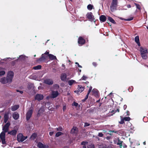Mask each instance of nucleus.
<instances>
[{
	"label": "nucleus",
	"instance_id": "1",
	"mask_svg": "<svg viewBox=\"0 0 148 148\" xmlns=\"http://www.w3.org/2000/svg\"><path fill=\"white\" fill-rule=\"evenodd\" d=\"M140 51L141 57L143 59L146 60L147 58V50L145 47H141L140 49Z\"/></svg>",
	"mask_w": 148,
	"mask_h": 148
},
{
	"label": "nucleus",
	"instance_id": "2",
	"mask_svg": "<svg viewBox=\"0 0 148 148\" xmlns=\"http://www.w3.org/2000/svg\"><path fill=\"white\" fill-rule=\"evenodd\" d=\"M117 0H113L110 6V10L114 12L116 10L117 7Z\"/></svg>",
	"mask_w": 148,
	"mask_h": 148
},
{
	"label": "nucleus",
	"instance_id": "3",
	"mask_svg": "<svg viewBox=\"0 0 148 148\" xmlns=\"http://www.w3.org/2000/svg\"><path fill=\"white\" fill-rule=\"evenodd\" d=\"M13 76L14 73L10 71L8 72L7 76V78L10 83L12 82Z\"/></svg>",
	"mask_w": 148,
	"mask_h": 148
},
{
	"label": "nucleus",
	"instance_id": "4",
	"mask_svg": "<svg viewBox=\"0 0 148 148\" xmlns=\"http://www.w3.org/2000/svg\"><path fill=\"white\" fill-rule=\"evenodd\" d=\"M27 138V136H23L22 134H19L17 136V140L19 142H23Z\"/></svg>",
	"mask_w": 148,
	"mask_h": 148
},
{
	"label": "nucleus",
	"instance_id": "5",
	"mask_svg": "<svg viewBox=\"0 0 148 148\" xmlns=\"http://www.w3.org/2000/svg\"><path fill=\"white\" fill-rule=\"evenodd\" d=\"M34 86L33 84H30L29 85L27 89H26V92L28 93H30V92H33L34 91Z\"/></svg>",
	"mask_w": 148,
	"mask_h": 148
},
{
	"label": "nucleus",
	"instance_id": "6",
	"mask_svg": "<svg viewBox=\"0 0 148 148\" xmlns=\"http://www.w3.org/2000/svg\"><path fill=\"white\" fill-rule=\"evenodd\" d=\"M0 138L1 139L2 143L3 144L6 143L5 141V133L4 132H2L0 135Z\"/></svg>",
	"mask_w": 148,
	"mask_h": 148
},
{
	"label": "nucleus",
	"instance_id": "7",
	"mask_svg": "<svg viewBox=\"0 0 148 148\" xmlns=\"http://www.w3.org/2000/svg\"><path fill=\"white\" fill-rule=\"evenodd\" d=\"M86 17L90 21H94L95 18L94 16L91 12H88L87 13L86 15Z\"/></svg>",
	"mask_w": 148,
	"mask_h": 148
},
{
	"label": "nucleus",
	"instance_id": "8",
	"mask_svg": "<svg viewBox=\"0 0 148 148\" xmlns=\"http://www.w3.org/2000/svg\"><path fill=\"white\" fill-rule=\"evenodd\" d=\"M33 112V110L32 109H30L29 110L26 114V119L28 120L31 117Z\"/></svg>",
	"mask_w": 148,
	"mask_h": 148
},
{
	"label": "nucleus",
	"instance_id": "9",
	"mask_svg": "<svg viewBox=\"0 0 148 148\" xmlns=\"http://www.w3.org/2000/svg\"><path fill=\"white\" fill-rule=\"evenodd\" d=\"M85 40L82 37H79L78 38V43L80 45H82L84 44Z\"/></svg>",
	"mask_w": 148,
	"mask_h": 148
},
{
	"label": "nucleus",
	"instance_id": "10",
	"mask_svg": "<svg viewBox=\"0 0 148 148\" xmlns=\"http://www.w3.org/2000/svg\"><path fill=\"white\" fill-rule=\"evenodd\" d=\"M35 98L36 100L39 101L43 99V96L42 95L38 94L36 95Z\"/></svg>",
	"mask_w": 148,
	"mask_h": 148
},
{
	"label": "nucleus",
	"instance_id": "11",
	"mask_svg": "<svg viewBox=\"0 0 148 148\" xmlns=\"http://www.w3.org/2000/svg\"><path fill=\"white\" fill-rule=\"evenodd\" d=\"M0 82L3 84L10 83L7 78H6L5 77L1 78L0 80Z\"/></svg>",
	"mask_w": 148,
	"mask_h": 148
},
{
	"label": "nucleus",
	"instance_id": "12",
	"mask_svg": "<svg viewBox=\"0 0 148 148\" xmlns=\"http://www.w3.org/2000/svg\"><path fill=\"white\" fill-rule=\"evenodd\" d=\"M37 146L39 148H48L49 147L48 145H44L40 142H39L38 143Z\"/></svg>",
	"mask_w": 148,
	"mask_h": 148
},
{
	"label": "nucleus",
	"instance_id": "13",
	"mask_svg": "<svg viewBox=\"0 0 148 148\" xmlns=\"http://www.w3.org/2000/svg\"><path fill=\"white\" fill-rule=\"evenodd\" d=\"M58 92L57 91H53L51 95V97L54 98L57 97L58 95Z\"/></svg>",
	"mask_w": 148,
	"mask_h": 148
},
{
	"label": "nucleus",
	"instance_id": "14",
	"mask_svg": "<svg viewBox=\"0 0 148 148\" xmlns=\"http://www.w3.org/2000/svg\"><path fill=\"white\" fill-rule=\"evenodd\" d=\"M44 82L48 85H51L53 84V82L52 79H47L44 80Z\"/></svg>",
	"mask_w": 148,
	"mask_h": 148
},
{
	"label": "nucleus",
	"instance_id": "15",
	"mask_svg": "<svg viewBox=\"0 0 148 148\" xmlns=\"http://www.w3.org/2000/svg\"><path fill=\"white\" fill-rule=\"evenodd\" d=\"M66 77L67 76L66 73H63L61 75L60 78L62 80L64 81L66 80Z\"/></svg>",
	"mask_w": 148,
	"mask_h": 148
},
{
	"label": "nucleus",
	"instance_id": "16",
	"mask_svg": "<svg viewBox=\"0 0 148 148\" xmlns=\"http://www.w3.org/2000/svg\"><path fill=\"white\" fill-rule=\"evenodd\" d=\"M12 117L14 119L17 120L19 117V115L17 113L15 112L13 114Z\"/></svg>",
	"mask_w": 148,
	"mask_h": 148
},
{
	"label": "nucleus",
	"instance_id": "17",
	"mask_svg": "<svg viewBox=\"0 0 148 148\" xmlns=\"http://www.w3.org/2000/svg\"><path fill=\"white\" fill-rule=\"evenodd\" d=\"M37 76V74H34L30 76V78L33 79L38 80Z\"/></svg>",
	"mask_w": 148,
	"mask_h": 148
},
{
	"label": "nucleus",
	"instance_id": "18",
	"mask_svg": "<svg viewBox=\"0 0 148 148\" xmlns=\"http://www.w3.org/2000/svg\"><path fill=\"white\" fill-rule=\"evenodd\" d=\"M78 90L77 91V94H79V93H81L84 90V88L83 87L79 86L78 88Z\"/></svg>",
	"mask_w": 148,
	"mask_h": 148
},
{
	"label": "nucleus",
	"instance_id": "19",
	"mask_svg": "<svg viewBox=\"0 0 148 148\" xmlns=\"http://www.w3.org/2000/svg\"><path fill=\"white\" fill-rule=\"evenodd\" d=\"M19 107V106L18 105H15L11 107V110L12 111H14L17 110Z\"/></svg>",
	"mask_w": 148,
	"mask_h": 148
},
{
	"label": "nucleus",
	"instance_id": "20",
	"mask_svg": "<svg viewBox=\"0 0 148 148\" xmlns=\"http://www.w3.org/2000/svg\"><path fill=\"white\" fill-rule=\"evenodd\" d=\"M44 108H40L38 111V113L37 116H39L40 115H41L44 112Z\"/></svg>",
	"mask_w": 148,
	"mask_h": 148
},
{
	"label": "nucleus",
	"instance_id": "21",
	"mask_svg": "<svg viewBox=\"0 0 148 148\" xmlns=\"http://www.w3.org/2000/svg\"><path fill=\"white\" fill-rule=\"evenodd\" d=\"M135 41L138 46H140V44L139 42V37L138 36H137L135 37Z\"/></svg>",
	"mask_w": 148,
	"mask_h": 148
},
{
	"label": "nucleus",
	"instance_id": "22",
	"mask_svg": "<svg viewBox=\"0 0 148 148\" xmlns=\"http://www.w3.org/2000/svg\"><path fill=\"white\" fill-rule=\"evenodd\" d=\"M8 118V114L7 113L5 114L4 116V122L5 123H6L7 121Z\"/></svg>",
	"mask_w": 148,
	"mask_h": 148
},
{
	"label": "nucleus",
	"instance_id": "23",
	"mask_svg": "<svg viewBox=\"0 0 148 148\" xmlns=\"http://www.w3.org/2000/svg\"><path fill=\"white\" fill-rule=\"evenodd\" d=\"M47 57L45 56L44 54H42L41 58L39 59V61H42L46 59Z\"/></svg>",
	"mask_w": 148,
	"mask_h": 148
},
{
	"label": "nucleus",
	"instance_id": "24",
	"mask_svg": "<svg viewBox=\"0 0 148 148\" xmlns=\"http://www.w3.org/2000/svg\"><path fill=\"white\" fill-rule=\"evenodd\" d=\"M106 16L103 15H101L100 17V20L102 22H105L106 20Z\"/></svg>",
	"mask_w": 148,
	"mask_h": 148
},
{
	"label": "nucleus",
	"instance_id": "25",
	"mask_svg": "<svg viewBox=\"0 0 148 148\" xmlns=\"http://www.w3.org/2000/svg\"><path fill=\"white\" fill-rule=\"evenodd\" d=\"M92 94L96 97L98 96L97 90L95 89H93L92 91Z\"/></svg>",
	"mask_w": 148,
	"mask_h": 148
},
{
	"label": "nucleus",
	"instance_id": "26",
	"mask_svg": "<svg viewBox=\"0 0 148 148\" xmlns=\"http://www.w3.org/2000/svg\"><path fill=\"white\" fill-rule=\"evenodd\" d=\"M17 133V131L16 130H13L10 132H8V134L12 135H15Z\"/></svg>",
	"mask_w": 148,
	"mask_h": 148
},
{
	"label": "nucleus",
	"instance_id": "27",
	"mask_svg": "<svg viewBox=\"0 0 148 148\" xmlns=\"http://www.w3.org/2000/svg\"><path fill=\"white\" fill-rule=\"evenodd\" d=\"M48 56L49 58L51 60H53L56 59V56L52 54H49V55Z\"/></svg>",
	"mask_w": 148,
	"mask_h": 148
},
{
	"label": "nucleus",
	"instance_id": "28",
	"mask_svg": "<svg viewBox=\"0 0 148 148\" xmlns=\"http://www.w3.org/2000/svg\"><path fill=\"white\" fill-rule=\"evenodd\" d=\"M4 68L0 67V76H2L4 75L5 73V72L4 70Z\"/></svg>",
	"mask_w": 148,
	"mask_h": 148
},
{
	"label": "nucleus",
	"instance_id": "29",
	"mask_svg": "<svg viewBox=\"0 0 148 148\" xmlns=\"http://www.w3.org/2000/svg\"><path fill=\"white\" fill-rule=\"evenodd\" d=\"M77 132V128L75 127H73L71 130V133L72 134L75 133Z\"/></svg>",
	"mask_w": 148,
	"mask_h": 148
},
{
	"label": "nucleus",
	"instance_id": "30",
	"mask_svg": "<svg viewBox=\"0 0 148 148\" xmlns=\"http://www.w3.org/2000/svg\"><path fill=\"white\" fill-rule=\"evenodd\" d=\"M108 19L109 21H110V22H111L112 23H113L114 24L116 23H115V21L111 17H109V16H108Z\"/></svg>",
	"mask_w": 148,
	"mask_h": 148
},
{
	"label": "nucleus",
	"instance_id": "31",
	"mask_svg": "<svg viewBox=\"0 0 148 148\" xmlns=\"http://www.w3.org/2000/svg\"><path fill=\"white\" fill-rule=\"evenodd\" d=\"M75 81L73 80H71L68 81V83L69 85L71 86L73 83H75Z\"/></svg>",
	"mask_w": 148,
	"mask_h": 148
},
{
	"label": "nucleus",
	"instance_id": "32",
	"mask_svg": "<svg viewBox=\"0 0 148 148\" xmlns=\"http://www.w3.org/2000/svg\"><path fill=\"white\" fill-rule=\"evenodd\" d=\"M37 136V134L36 133H34L31 136L30 138L32 140H34L35 139Z\"/></svg>",
	"mask_w": 148,
	"mask_h": 148
},
{
	"label": "nucleus",
	"instance_id": "33",
	"mask_svg": "<svg viewBox=\"0 0 148 148\" xmlns=\"http://www.w3.org/2000/svg\"><path fill=\"white\" fill-rule=\"evenodd\" d=\"M88 144V143L87 142H82L81 143V145H83V148H86V145H87Z\"/></svg>",
	"mask_w": 148,
	"mask_h": 148
},
{
	"label": "nucleus",
	"instance_id": "34",
	"mask_svg": "<svg viewBox=\"0 0 148 148\" xmlns=\"http://www.w3.org/2000/svg\"><path fill=\"white\" fill-rule=\"evenodd\" d=\"M41 68V66L40 65H39L34 67L33 68V69L34 70H38L40 69Z\"/></svg>",
	"mask_w": 148,
	"mask_h": 148
},
{
	"label": "nucleus",
	"instance_id": "35",
	"mask_svg": "<svg viewBox=\"0 0 148 148\" xmlns=\"http://www.w3.org/2000/svg\"><path fill=\"white\" fill-rule=\"evenodd\" d=\"M8 128L5 127V126L3 127V132H4L5 133L7 132L8 130Z\"/></svg>",
	"mask_w": 148,
	"mask_h": 148
},
{
	"label": "nucleus",
	"instance_id": "36",
	"mask_svg": "<svg viewBox=\"0 0 148 148\" xmlns=\"http://www.w3.org/2000/svg\"><path fill=\"white\" fill-rule=\"evenodd\" d=\"M62 133L60 132H58L55 135L56 137H58L62 135Z\"/></svg>",
	"mask_w": 148,
	"mask_h": 148
},
{
	"label": "nucleus",
	"instance_id": "37",
	"mask_svg": "<svg viewBox=\"0 0 148 148\" xmlns=\"http://www.w3.org/2000/svg\"><path fill=\"white\" fill-rule=\"evenodd\" d=\"M134 4L136 6L137 8L140 10H141V7L138 4L136 3H134Z\"/></svg>",
	"mask_w": 148,
	"mask_h": 148
},
{
	"label": "nucleus",
	"instance_id": "38",
	"mask_svg": "<svg viewBox=\"0 0 148 148\" xmlns=\"http://www.w3.org/2000/svg\"><path fill=\"white\" fill-rule=\"evenodd\" d=\"M93 6L91 4L88 5L87 6V8L88 9L90 10H91Z\"/></svg>",
	"mask_w": 148,
	"mask_h": 148
},
{
	"label": "nucleus",
	"instance_id": "39",
	"mask_svg": "<svg viewBox=\"0 0 148 148\" xmlns=\"http://www.w3.org/2000/svg\"><path fill=\"white\" fill-rule=\"evenodd\" d=\"M123 119H124V120H125V121H129L130 120V118L129 117H125Z\"/></svg>",
	"mask_w": 148,
	"mask_h": 148
},
{
	"label": "nucleus",
	"instance_id": "40",
	"mask_svg": "<svg viewBox=\"0 0 148 148\" xmlns=\"http://www.w3.org/2000/svg\"><path fill=\"white\" fill-rule=\"evenodd\" d=\"M94 145L93 144L89 145L88 146V148H94Z\"/></svg>",
	"mask_w": 148,
	"mask_h": 148
},
{
	"label": "nucleus",
	"instance_id": "41",
	"mask_svg": "<svg viewBox=\"0 0 148 148\" xmlns=\"http://www.w3.org/2000/svg\"><path fill=\"white\" fill-rule=\"evenodd\" d=\"M57 131H62V127H60L58 128H56Z\"/></svg>",
	"mask_w": 148,
	"mask_h": 148
},
{
	"label": "nucleus",
	"instance_id": "42",
	"mask_svg": "<svg viewBox=\"0 0 148 148\" xmlns=\"http://www.w3.org/2000/svg\"><path fill=\"white\" fill-rule=\"evenodd\" d=\"M92 88V87L90 86V87L89 89V90L88 92V93H88V94H89L90 93L91 91Z\"/></svg>",
	"mask_w": 148,
	"mask_h": 148
},
{
	"label": "nucleus",
	"instance_id": "43",
	"mask_svg": "<svg viewBox=\"0 0 148 148\" xmlns=\"http://www.w3.org/2000/svg\"><path fill=\"white\" fill-rule=\"evenodd\" d=\"M124 119H121V121L119 122V123L121 124H123L124 123Z\"/></svg>",
	"mask_w": 148,
	"mask_h": 148
},
{
	"label": "nucleus",
	"instance_id": "44",
	"mask_svg": "<svg viewBox=\"0 0 148 148\" xmlns=\"http://www.w3.org/2000/svg\"><path fill=\"white\" fill-rule=\"evenodd\" d=\"M75 64L76 65H77L78 66V67H79V68H82V66H81V65H79V64L78 62H76L75 63Z\"/></svg>",
	"mask_w": 148,
	"mask_h": 148
},
{
	"label": "nucleus",
	"instance_id": "45",
	"mask_svg": "<svg viewBox=\"0 0 148 148\" xmlns=\"http://www.w3.org/2000/svg\"><path fill=\"white\" fill-rule=\"evenodd\" d=\"M53 86L56 89H58L59 88V86L57 84H55Z\"/></svg>",
	"mask_w": 148,
	"mask_h": 148
},
{
	"label": "nucleus",
	"instance_id": "46",
	"mask_svg": "<svg viewBox=\"0 0 148 148\" xmlns=\"http://www.w3.org/2000/svg\"><path fill=\"white\" fill-rule=\"evenodd\" d=\"M10 125V124L9 123H7L5 125V126L8 128L9 126Z\"/></svg>",
	"mask_w": 148,
	"mask_h": 148
},
{
	"label": "nucleus",
	"instance_id": "47",
	"mask_svg": "<svg viewBox=\"0 0 148 148\" xmlns=\"http://www.w3.org/2000/svg\"><path fill=\"white\" fill-rule=\"evenodd\" d=\"M133 19V18L132 17L130 18H128V19H125V20L126 21H130L132 20Z\"/></svg>",
	"mask_w": 148,
	"mask_h": 148
},
{
	"label": "nucleus",
	"instance_id": "48",
	"mask_svg": "<svg viewBox=\"0 0 148 148\" xmlns=\"http://www.w3.org/2000/svg\"><path fill=\"white\" fill-rule=\"evenodd\" d=\"M98 136L99 137H102L103 136V134L101 133H99L98 134Z\"/></svg>",
	"mask_w": 148,
	"mask_h": 148
},
{
	"label": "nucleus",
	"instance_id": "49",
	"mask_svg": "<svg viewBox=\"0 0 148 148\" xmlns=\"http://www.w3.org/2000/svg\"><path fill=\"white\" fill-rule=\"evenodd\" d=\"M25 56L24 55H21L19 56V58L22 59H23L25 58Z\"/></svg>",
	"mask_w": 148,
	"mask_h": 148
},
{
	"label": "nucleus",
	"instance_id": "50",
	"mask_svg": "<svg viewBox=\"0 0 148 148\" xmlns=\"http://www.w3.org/2000/svg\"><path fill=\"white\" fill-rule=\"evenodd\" d=\"M87 78V77L84 75H83L82 77V80H86Z\"/></svg>",
	"mask_w": 148,
	"mask_h": 148
},
{
	"label": "nucleus",
	"instance_id": "51",
	"mask_svg": "<svg viewBox=\"0 0 148 148\" xmlns=\"http://www.w3.org/2000/svg\"><path fill=\"white\" fill-rule=\"evenodd\" d=\"M53 133H54L53 132H50L49 133V134L50 136H52L53 135Z\"/></svg>",
	"mask_w": 148,
	"mask_h": 148
},
{
	"label": "nucleus",
	"instance_id": "52",
	"mask_svg": "<svg viewBox=\"0 0 148 148\" xmlns=\"http://www.w3.org/2000/svg\"><path fill=\"white\" fill-rule=\"evenodd\" d=\"M90 125V124L87 123H85V125H84V126H88Z\"/></svg>",
	"mask_w": 148,
	"mask_h": 148
},
{
	"label": "nucleus",
	"instance_id": "53",
	"mask_svg": "<svg viewBox=\"0 0 148 148\" xmlns=\"http://www.w3.org/2000/svg\"><path fill=\"white\" fill-rule=\"evenodd\" d=\"M117 144L119 145L120 146H122V142H119V143H117Z\"/></svg>",
	"mask_w": 148,
	"mask_h": 148
},
{
	"label": "nucleus",
	"instance_id": "54",
	"mask_svg": "<svg viewBox=\"0 0 148 148\" xmlns=\"http://www.w3.org/2000/svg\"><path fill=\"white\" fill-rule=\"evenodd\" d=\"M73 105L75 106H77L78 105V103L74 102L73 103Z\"/></svg>",
	"mask_w": 148,
	"mask_h": 148
},
{
	"label": "nucleus",
	"instance_id": "55",
	"mask_svg": "<svg viewBox=\"0 0 148 148\" xmlns=\"http://www.w3.org/2000/svg\"><path fill=\"white\" fill-rule=\"evenodd\" d=\"M93 65L94 66H97V64L96 62H93L92 63Z\"/></svg>",
	"mask_w": 148,
	"mask_h": 148
},
{
	"label": "nucleus",
	"instance_id": "56",
	"mask_svg": "<svg viewBox=\"0 0 148 148\" xmlns=\"http://www.w3.org/2000/svg\"><path fill=\"white\" fill-rule=\"evenodd\" d=\"M16 91L17 92H20L22 94L23 93V92L22 91H20V90H16Z\"/></svg>",
	"mask_w": 148,
	"mask_h": 148
},
{
	"label": "nucleus",
	"instance_id": "57",
	"mask_svg": "<svg viewBox=\"0 0 148 148\" xmlns=\"http://www.w3.org/2000/svg\"><path fill=\"white\" fill-rule=\"evenodd\" d=\"M88 95L89 94H88V93H87V95H86V97H85V100H86L87 99L88 97Z\"/></svg>",
	"mask_w": 148,
	"mask_h": 148
},
{
	"label": "nucleus",
	"instance_id": "58",
	"mask_svg": "<svg viewBox=\"0 0 148 148\" xmlns=\"http://www.w3.org/2000/svg\"><path fill=\"white\" fill-rule=\"evenodd\" d=\"M99 148H105V147H103L102 145H100L99 146Z\"/></svg>",
	"mask_w": 148,
	"mask_h": 148
},
{
	"label": "nucleus",
	"instance_id": "59",
	"mask_svg": "<svg viewBox=\"0 0 148 148\" xmlns=\"http://www.w3.org/2000/svg\"><path fill=\"white\" fill-rule=\"evenodd\" d=\"M127 108V106L125 105L124 106H123V108H124V110H125L126 108Z\"/></svg>",
	"mask_w": 148,
	"mask_h": 148
},
{
	"label": "nucleus",
	"instance_id": "60",
	"mask_svg": "<svg viewBox=\"0 0 148 148\" xmlns=\"http://www.w3.org/2000/svg\"><path fill=\"white\" fill-rule=\"evenodd\" d=\"M44 54H49V52L46 51L45 53Z\"/></svg>",
	"mask_w": 148,
	"mask_h": 148
},
{
	"label": "nucleus",
	"instance_id": "61",
	"mask_svg": "<svg viewBox=\"0 0 148 148\" xmlns=\"http://www.w3.org/2000/svg\"><path fill=\"white\" fill-rule=\"evenodd\" d=\"M66 106H64L63 108V110L64 111L66 109Z\"/></svg>",
	"mask_w": 148,
	"mask_h": 148
},
{
	"label": "nucleus",
	"instance_id": "62",
	"mask_svg": "<svg viewBox=\"0 0 148 148\" xmlns=\"http://www.w3.org/2000/svg\"><path fill=\"white\" fill-rule=\"evenodd\" d=\"M116 112V110H112L111 112H114V113L115 112Z\"/></svg>",
	"mask_w": 148,
	"mask_h": 148
},
{
	"label": "nucleus",
	"instance_id": "63",
	"mask_svg": "<svg viewBox=\"0 0 148 148\" xmlns=\"http://www.w3.org/2000/svg\"><path fill=\"white\" fill-rule=\"evenodd\" d=\"M62 66L63 67V69H65V65L64 64H62Z\"/></svg>",
	"mask_w": 148,
	"mask_h": 148
},
{
	"label": "nucleus",
	"instance_id": "64",
	"mask_svg": "<svg viewBox=\"0 0 148 148\" xmlns=\"http://www.w3.org/2000/svg\"><path fill=\"white\" fill-rule=\"evenodd\" d=\"M127 7L128 8H130L131 7V6L130 5H127Z\"/></svg>",
	"mask_w": 148,
	"mask_h": 148
}]
</instances>
